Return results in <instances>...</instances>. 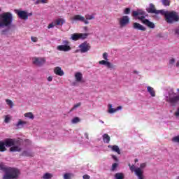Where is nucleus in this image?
Instances as JSON below:
<instances>
[{
  "label": "nucleus",
  "mask_w": 179,
  "mask_h": 179,
  "mask_svg": "<svg viewBox=\"0 0 179 179\" xmlns=\"http://www.w3.org/2000/svg\"><path fill=\"white\" fill-rule=\"evenodd\" d=\"M13 15H12V13L6 12L0 14V29H4L1 31L2 36L8 37L9 30L13 27Z\"/></svg>",
  "instance_id": "nucleus-1"
},
{
  "label": "nucleus",
  "mask_w": 179,
  "mask_h": 179,
  "mask_svg": "<svg viewBox=\"0 0 179 179\" xmlns=\"http://www.w3.org/2000/svg\"><path fill=\"white\" fill-rule=\"evenodd\" d=\"M0 170L3 171V179H19L20 171L17 168L8 167L3 164H0Z\"/></svg>",
  "instance_id": "nucleus-2"
},
{
  "label": "nucleus",
  "mask_w": 179,
  "mask_h": 179,
  "mask_svg": "<svg viewBox=\"0 0 179 179\" xmlns=\"http://www.w3.org/2000/svg\"><path fill=\"white\" fill-rule=\"evenodd\" d=\"M6 148H10V152H20L22 148L15 145V139L6 138L3 141H0V152H6Z\"/></svg>",
  "instance_id": "nucleus-3"
},
{
  "label": "nucleus",
  "mask_w": 179,
  "mask_h": 179,
  "mask_svg": "<svg viewBox=\"0 0 179 179\" xmlns=\"http://www.w3.org/2000/svg\"><path fill=\"white\" fill-rule=\"evenodd\" d=\"M165 100L167 103H169L171 106H176L179 102V95H177V94L174 92V90H170L168 92V95L165 96Z\"/></svg>",
  "instance_id": "nucleus-4"
},
{
  "label": "nucleus",
  "mask_w": 179,
  "mask_h": 179,
  "mask_svg": "<svg viewBox=\"0 0 179 179\" xmlns=\"http://www.w3.org/2000/svg\"><path fill=\"white\" fill-rule=\"evenodd\" d=\"M166 22L169 24H173V23H177L179 22V15L178 13L172 10L169 11V15H166Z\"/></svg>",
  "instance_id": "nucleus-5"
},
{
  "label": "nucleus",
  "mask_w": 179,
  "mask_h": 179,
  "mask_svg": "<svg viewBox=\"0 0 179 179\" xmlns=\"http://www.w3.org/2000/svg\"><path fill=\"white\" fill-rule=\"evenodd\" d=\"M103 58L105 60L99 61L100 65H105V66H107L108 69H115V65L111 64V62H108V54L107 52H104L103 54Z\"/></svg>",
  "instance_id": "nucleus-6"
},
{
  "label": "nucleus",
  "mask_w": 179,
  "mask_h": 179,
  "mask_svg": "<svg viewBox=\"0 0 179 179\" xmlns=\"http://www.w3.org/2000/svg\"><path fill=\"white\" fill-rule=\"evenodd\" d=\"M128 166L131 171H134V174L138 177V179H143V171H142L141 168L135 169V165H131V164H129Z\"/></svg>",
  "instance_id": "nucleus-7"
},
{
  "label": "nucleus",
  "mask_w": 179,
  "mask_h": 179,
  "mask_svg": "<svg viewBox=\"0 0 179 179\" xmlns=\"http://www.w3.org/2000/svg\"><path fill=\"white\" fill-rule=\"evenodd\" d=\"M119 26L121 29L127 27L130 23V18L128 15H124L118 19Z\"/></svg>",
  "instance_id": "nucleus-8"
},
{
  "label": "nucleus",
  "mask_w": 179,
  "mask_h": 179,
  "mask_svg": "<svg viewBox=\"0 0 179 179\" xmlns=\"http://www.w3.org/2000/svg\"><path fill=\"white\" fill-rule=\"evenodd\" d=\"M78 48H79V52H81V54H85L88 51H90V48H92V47L90 46V43L85 41L81 43L80 45H79Z\"/></svg>",
  "instance_id": "nucleus-9"
},
{
  "label": "nucleus",
  "mask_w": 179,
  "mask_h": 179,
  "mask_svg": "<svg viewBox=\"0 0 179 179\" xmlns=\"http://www.w3.org/2000/svg\"><path fill=\"white\" fill-rule=\"evenodd\" d=\"M71 20L73 22H83L85 24H89V22L87 20L85 19V17L80 15H74L72 18Z\"/></svg>",
  "instance_id": "nucleus-10"
},
{
  "label": "nucleus",
  "mask_w": 179,
  "mask_h": 179,
  "mask_svg": "<svg viewBox=\"0 0 179 179\" xmlns=\"http://www.w3.org/2000/svg\"><path fill=\"white\" fill-rule=\"evenodd\" d=\"M15 13L17 14L20 19H22V20H27L28 15L27 11L26 10H15Z\"/></svg>",
  "instance_id": "nucleus-11"
},
{
  "label": "nucleus",
  "mask_w": 179,
  "mask_h": 179,
  "mask_svg": "<svg viewBox=\"0 0 179 179\" xmlns=\"http://www.w3.org/2000/svg\"><path fill=\"white\" fill-rule=\"evenodd\" d=\"M132 28L134 29V30L146 31V27L138 22H134L132 24Z\"/></svg>",
  "instance_id": "nucleus-12"
},
{
  "label": "nucleus",
  "mask_w": 179,
  "mask_h": 179,
  "mask_svg": "<svg viewBox=\"0 0 179 179\" xmlns=\"http://www.w3.org/2000/svg\"><path fill=\"white\" fill-rule=\"evenodd\" d=\"M168 66L169 68H173V66L179 68V60H178L176 64V59L174 57H171L169 60Z\"/></svg>",
  "instance_id": "nucleus-13"
},
{
  "label": "nucleus",
  "mask_w": 179,
  "mask_h": 179,
  "mask_svg": "<svg viewBox=\"0 0 179 179\" xmlns=\"http://www.w3.org/2000/svg\"><path fill=\"white\" fill-rule=\"evenodd\" d=\"M146 11L148 13H155V15L158 13L157 10H156V7L153 3H150L149 6L146 8Z\"/></svg>",
  "instance_id": "nucleus-14"
},
{
  "label": "nucleus",
  "mask_w": 179,
  "mask_h": 179,
  "mask_svg": "<svg viewBox=\"0 0 179 179\" xmlns=\"http://www.w3.org/2000/svg\"><path fill=\"white\" fill-rule=\"evenodd\" d=\"M75 79L76 82L85 83V81L83 80V74H82L80 72H77L75 73Z\"/></svg>",
  "instance_id": "nucleus-15"
},
{
  "label": "nucleus",
  "mask_w": 179,
  "mask_h": 179,
  "mask_svg": "<svg viewBox=\"0 0 179 179\" xmlns=\"http://www.w3.org/2000/svg\"><path fill=\"white\" fill-rule=\"evenodd\" d=\"M34 64L35 65H37V66H42V65H44L45 64V59L43 58H35L34 60Z\"/></svg>",
  "instance_id": "nucleus-16"
},
{
  "label": "nucleus",
  "mask_w": 179,
  "mask_h": 179,
  "mask_svg": "<svg viewBox=\"0 0 179 179\" xmlns=\"http://www.w3.org/2000/svg\"><path fill=\"white\" fill-rule=\"evenodd\" d=\"M108 148L109 149H111V150L113 152H115L116 153H117V155H120L121 154V150H120V147H118V145H108Z\"/></svg>",
  "instance_id": "nucleus-17"
},
{
  "label": "nucleus",
  "mask_w": 179,
  "mask_h": 179,
  "mask_svg": "<svg viewBox=\"0 0 179 179\" xmlns=\"http://www.w3.org/2000/svg\"><path fill=\"white\" fill-rule=\"evenodd\" d=\"M57 50L59 51H64V52L70 51L71 46L67 45H61L57 46Z\"/></svg>",
  "instance_id": "nucleus-18"
},
{
  "label": "nucleus",
  "mask_w": 179,
  "mask_h": 179,
  "mask_svg": "<svg viewBox=\"0 0 179 179\" xmlns=\"http://www.w3.org/2000/svg\"><path fill=\"white\" fill-rule=\"evenodd\" d=\"M27 124V122L22 121V120H19L18 122L15 124V127L17 129H22L24 125Z\"/></svg>",
  "instance_id": "nucleus-19"
},
{
  "label": "nucleus",
  "mask_w": 179,
  "mask_h": 179,
  "mask_svg": "<svg viewBox=\"0 0 179 179\" xmlns=\"http://www.w3.org/2000/svg\"><path fill=\"white\" fill-rule=\"evenodd\" d=\"M143 24H145V26H147L150 29H155V27H156V26L155 25V23L150 22L149 20H143Z\"/></svg>",
  "instance_id": "nucleus-20"
},
{
  "label": "nucleus",
  "mask_w": 179,
  "mask_h": 179,
  "mask_svg": "<svg viewBox=\"0 0 179 179\" xmlns=\"http://www.w3.org/2000/svg\"><path fill=\"white\" fill-rule=\"evenodd\" d=\"M54 73L55 75H58L59 76H64V71H62V69L59 66H57L54 69Z\"/></svg>",
  "instance_id": "nucleus-21"
},
{
  "label": "nucleus",
  "mask_w": 179,
  "mask_h": 179,
  "mask_svg": "<svg viewBox=\"0 0 179 179\" xmlns=\"http://www.w3.org/2000/svg\"><path fill=\"white\" fill-rule=\"evenodd\" d=\"M142 15H146V13L142 10H138L137 11L132 12V16L134 17H138V16H141Z\"/></svg>",
  "instance_id": "nucleus-22"
},
{
  "label": "nucleus",
  "mask_w": 179,
  "mask_h": 179,
  "mask_svg": "<svg viewBox=\"0 0 179 179\" xmlns=\"http://www.w3.org/2000/svg\"><path fill=\"white\" fill-rule=\"evenodd\" d=\"M21 155L24 156L25 157H33L34 154L30 150H24Z\"/></svg>",
  "instance_id": "nucleus-23"
},
{
  "label": "nucleus",
  "mask_w": 179,
  "mask_h": 179,
  "mask_svg": "<svg viewBox=\"0 0 179 179\" xmlns=\"http://www.w3.org/2000/svg\"><path fill=\"white\" fill-rule=\"evenodd\" d=\"M170 33L173 34L176 37H179V25L171 29Z\"/></svg>",
  "instance_id": "nucleus-24"
},
{
  "label": "nucleus",
  "mask_w": 179,
  "mask_h": 179,
  "mask_svg": "<svg viewBox=\"0 0 179 179\" xmlns=\"http://www.w3.org/2000/svg\"><path fill=\"white\" fill-rule=\"evenodd\" d=\"M147 92H148V93H150V94L152 97L156 96V92H155V90L153 89V87L148 86L147 87Z\"/></svg>",
  "instance_id": "nucleus-25"
},
{
  "label": "nucleus",
  "mask_w": 179,
  "mask_h": 179,
  "mask_svg": "<svg viewBox=\"0 0 179 179\" xmlns=\"http://www.w3.org/2000/svg\"><path fill=\"white\" fill-rule=\"evenodd\" d=\"M157 14L156 15H159L161 13V15H164V16L165 17V20L167 18V15H169V13H170V11H167V10H157Z\"/></svg>",
  "instance_id": "nucleus-26"
},
{
  "label": "nucleus",
  "mask_w": 179,
  "mask_h": 179,
  "mask_svg": "<svg viewBox=\"0 0 179 179\" xmlns=\"http://www.w3.org/2000/svg\"><path fill=\"white\" fill-rule=\"evenodd\" d=\"M104 143H110V138L107 134H104L102 136Z\"/></svg>",
  "instance_id": "nucleus-27"
},
{
  "label": "nucleus",
  "mask_w": 179,
  "mask_h": 179,
  "mask_svg": "<svg viewBox=\"0 0 179 179\" xmlns=\"http://www.w3.org/2000/svg\"><path fill=\"white\" fill-rule=\"evenodd\" d=\"M54 23H55V24H57V26H62L64 24V23H65V21L62 18H59V19L56 20L54 22Z\"/></svg>",
  "instance_id": "nucleus-28"
},
{
  "label": "nucleus",
  "mask_w": 179,
  "mask_h": 179,
  "mask_svg": "<svg viewBox=\"0 0 179 179\" xmlns=\"http://www.w3.org/2000/svg\"><path fill=\"white\" fill-rule=\"evenodd\" d=\"M108 112L109 113V114H114V113H117V110L115 108H113V105L111 103H109L108 105Z\"/></svg>",
  "instance_id": "nucleus-29"
},
{
  "label": "nucleus",
  "mask_w": 179,
  "mask_h": 179,
  "mask_svg": "<svg viewBox=\"0 0 179 179\" xmlns=\"http://www.w3.org/2000/svg\"><path fill=\"white\" fill-rule=\"evenodd\" d=\"M125 175L123 173H117L115 174V179H124Z\"/></svg>",
  "instance_id": "nucleus-30"
},
{
  "label": "nucleus",
  "mask_w": 179,
  "mask_h": 179,
  "mask_svg": "<svg viewBox=\"0 0 179 179\" xmlns=\"http://www.w3.org/2000/svg\"><path fill=\"white\" fill-rule=\"evenodd\" d=\"M43 179H52V174L50 173H45L43 177Z\"/></svg>",
  "instance_id": "nucleus-31"
},
{
  "label": "nucleus",
  "mask_w": 179,
  "mask_h": 179,
  "mask_svg": "<svg viewBox=\"0 0 179 179\" xmlns=\"http://www.w3.org/2000/svg\"><path fill=\"white\" fill-rule=\"evenodd\" d=\"M6 103L7 104V106H8L10 107V108H13V101H12V100L10 99H6Z\"/></svg>",
  "instance_id": "nucleus-32"
},
{
  "label": "nucleus",
  "mask_w": 179,
  "mask_h": 179,
  "mask_svg": "<svg viewBox=\"0 0 179 179\" xmlns=\"http://www.w3.org/2000/svg\"><path fill=\"white\" fill-rule=\"evenodd\" d=\"M24 117H27V118H30V120H34V115H33V113L31 112L25 113Z\"/></svg>",
  "instance_id": "nucleus-33"
},
{
  "label": "nucleus",
  "mask_w": 179,
  "mask_h": 179,
  "mask_svg": "<svg viewBox=\"0 0 179 179\" xmlns=\"http://www.w3.org/2000/svg\"><path fill=\"white\" fill-rule=\"evenodd\" d=\"M71 38L74 41H76L77 40H80V36H79V34H73L71 35Z\"/></svg>",
  "instance_id": "nucleus-34"
},
{
  "label": "nucleus",
  "mask_w": 179,
  "mask_h": 179,
  "mask_svg": "<svg viewBox=\"0 0 179 179\" xmlns=\"http://www.w3.org/2000/svg\"><path fill=\"white\" fill-rule=\"evenodd\" d=\"M71 122L73 124H78V122H80V118L76 117L71 120Z\"/></svg>",
  "instance_id": "nucleus-35"
},
{
  "label": "nucleus",
  "mask_w": 179,
  "mask_h": 179,
  "mask_svg": "<svg viewBox=\"0 0 179 179\" xmlns=\"http://www.w3.org/2000/svg\"><path fill=\"white\" fill-rule=\"evenodd\" d=\"M80 39L85 40V38H87V36H89V34H78Z\"/></svg>",
  "instance_id": "nucleus-36"
},
{
  "label": "nucleus",
  "mask_w": 179,
  "mask_h": 179,
  "mask_svg": "<svg viewBox=\"0 0 179 179\" xmlns=\"http://www.w3.org/2000/svg\"><path fill=\"white\" fill-rule=\"evenodd\" d=\"M164 6H170V0H161Z\"/></svg>",
  "instance_id": "nucleus-37"
},
{
  "label": "nucleus",
  "mask_w": 179,
  "mask_h": 179,
  "mask_svg": "<svg viewBox=\"0 0 179 179\" xmlns=\"http://www.w3.org/2000/svg\"><path fill=\"white\" fill-rule=\"evenodd\" d=\"M137 17H138V20H141V22L143 23V20H146V19H145L146 17V14L138 15Z\"/></svg>",
  "instance_id": "nucleus-38"
},
{
  "label": "nucleus",
  "mask_w": 179,
  "mask_h": 179,
  "mask_svg": "<svg viewBox=\"0 0 179 179\" xmlns=\"http://www.w3.org/2000/svg\"><path fill=\"white\" fill-rule=\"evenodd\" d=\"M124 15H129L131 13V8H126L123 11Z\"/></svg>",
  "instance_id": "nucleus-39"
},
{
  "label": "nucleus",
  "mask_w": 179,
  "mask_h": 179,
  "mask_svg": "<svg viewBox=\"0 0 179 179\" xmlns=\"http://www.w3.org/2000/svg\"><path fill=\"white\" fill-rule=\"evenodd\" d=\"M118 167V164L117 163H114L112 165V169H111V171H115V169Z\"/></svg>",
  "instance_id": "nucleus-40"
},
{
  "label": "nucleus",
  "mask_w": 179,
  "mask_h": 179,
  "mask_svg": "<svg viewBox=\"0 0 179 179\" xmlns=\"http://www.w3.org/2000/svg\"><path fill=\"white\" fill-rule=\"evenodd\" d=\"M71 178V173H65L64 176V179H70Z\"/></svg>",
  "instance_id": "nucleus-41"
},
{
  "label": "nucleus",
  "mask_w": 179,
  "mask_h": 179,
  "mask_svg": "<svg viewBox=\"0 0 179 179\" xmlns=\"http://www.w3.org/2000/svg\"><path fill=\"white\" fill-rule=\"evenodd\" d=\"M55 26V23L52 22V23L48 24V29H52V27H54Z\"/></svg>",
  "instance_id": "nucleus-42"
},
{
  "label": "nucleus",
  "mask_w": 179,
  "mask_h": 179,
  "mask_svg": "<svg viewBox=\"0 0 179 179\" xmlns=\"http://www.w3.org/2000/svg\"><path fill=\"white\" fill-rule=\"evenodd\" d=\"M9 121H10V118L8 115L6 116L4 122H6V124H8L9 122Z\"/></svg>",
  "instance_id": "nucleus-43"
},
{
  "label": "nucleus",
  "mask_w": 179,
  "mask_h": 179,
  "mask_svg": "<svg viewBox=\"0 0 179 179\" xmlns=\"http://www.w3.org/2000/svg\"><path fill=\"white\" fill-rule=\"evenodd\" d=\"M87 20H92L93 19H94V15H88L86 17Z\"/></svg>",
  "instance_id": "nucleus-44"
},
{
  "label": "nucleus",
  "mask_w": 179,
  "mask_h": 179,
  "mask_svg": "<svg viewBox=\"0 0 179 179\" xmlns=\"http://www.w3.org/2000/svg\"><path fill=\"white\" fill-rule=\"evenodd\" d=\"M81 105H82V103L80 102L76 103V105H74L73 110L75 108H78V107H80Z\"/></svg>",
  "instance_id": "nucleus-45"
},
{
  "label": "nucleus",
  "mask_w": 179,
  "mask_h": 179,
  "mask_svg": "<svg viewBox=\"0 0 179 179\" xmlns=\"http://www.w3.org/2000/svg\"><path fill=\"white\" fill-rule=\"evenodd\" d=\"M145 167H146V163H143V164H140L139 169H141V170H142L143 169H145Z\"/></svg>",
  "instance_id": "nucleus-46"
},
{
  "label": "nucleus",
  "mask_w": 179,
  "mask_h": 179,
  "mask_svg": "<svg viewBox=\"0 0 179 179\" xmlns=\"http://www.w3.org/2000/svg\"><path fill=\"white\" fill-rule=\"evenodd\" d=\"M31 41H33L34 43H37V38L36 37H31Z\"/></svg>",
  "instance_id": "nucleus-47"
},
{
  "label": "nucleus",
  "mask_w": 179,
  "mask_h": 179,
  "mask_svg": "<svg viewBox=\"0 0 179 179\" xmlns=\"http://www.w3.org/2000/svg\"><path fill=\"white\" fill-rule=\"evenodd\" d=\"M112 159H113L115 162H118V158H117V156L115 155H112Z\"/></svg>",
  "instance_id": "nucleus-48"
},
{
  "label": "nucleus",
  "mask_w": 179,
  "mask_h": 179,
  "mask_svg": "<svg viewBox=\"0 0 179 179\" xmlns=\"http://www.w3.org/2000/svg\"><path fill=\"white\" fill-rule=\"evenodd\" d=\"M83 179H90V176L89 175H84L83 176Z\"/></svg>",
  "instance_id": "nucleus-49"
},
{
  "label": "nucleus",
  "mask_w": 179,
  "mask_h": 179,
  "mask_svg": "<svg viewBox=\"0 0 179 179\" xmlns=\"http://www.w3.org/2000/svg\"><path fill=\"white\" fill-rule=\"evenodd\" d=\"M115 110H116V111H120V110H122V106H117Z\"/></svg>",
  "instance_id": "nucleus-50"
},
{
  "label": "nucleus",
  "mask_w": 179,
  "mask_h": 179,
  "mask_svg": "<svg viewBox=\"0 0 179 179\" xmlns=\"http://www.w3.org/2000/svg\"><path fill=\"white\" fill-rule=\"evenodd\" d=\"M175 115L176 117H179V108H178L177 111L175 113Z\"/></svg>",
  "instance_id": "nucleus-51"
},
{
  "label": "nucleus",
  "mask_w": 179,
  "mask_h": 179,
  "mask_svg": "<svg viewBox=\"0 0 179 179\" xmlns=\"http://www.w3.org/2000/svg\"><path fill=\"white\" fill-rule=\"evenodd\" d=\"M48 82H52V76H49L48 78Z\"/></svg>",
  "instance_id": "nucleus-52"
},
{
  "label": "nucleus",
  "mask_w": 179,
  "mask_h": 179,
  "mask_svg": "<svg viewBox=\"0 0 179 179\" xmlns=\"http://www.w3.org/2000/svg\"><path fill=\"white\" fill-rule=\"evenodd\" d=\"M41 3H47L48 2V0H41Z\"/></svg>",
  "instance_id": "nucleus-53"
},
{
  "label": "nucleus",
  "mask_w": 179,
  "mask_h": 179,
  "mask_svg": "<svg viewBox=\"0 0 179 179\" xmlns=\"http://www.w3.org/2000/svg\"><path fill=\"white\" fill-rule=\"evenodd\" d=\"M85 136L86 139H89V134L85 133Z\"/></svg>",
  "instance_id": "nucleus-54"
},
{
  "label": "nucleus",
  "mask_w": 179,
  "mask_h": 179,
  "mask_svg": "<svg viewBox=\"0 0 179 179\" xmlns=\"http://www.w3.org/2000/svg\"><path fill=\"white\" fill-rule=\"evenodd\" d=\"M41 1L40 0H37L36 2H35V5H38V3H40Z\"/></svg>",
  "instance_id": "nucleus-55"
},
{
  "label": "nucleus",
  "mask_w": 179,
  "mask_h": 179,
  "mask_svg": "<svg viewBox=\"0 0 179 179\" xmlns=\"http://www.w3.org/2000/svg\"><path fill=\"white\" fill-rule=\"evenodd\" d=\"M32 15H33V13H27L28 17H29V16H32Z\"/></svg>",
  "instance_id": "nucleus-56"
},
{
  "label": "nucleus",
  "mask_w": 179,
  "mask_h": 179,
  "mask_svg": "<svg viewBox=\"0 0 179 179\" xmlns=\"http://www.w3.org/2000/svg\"><path fill=\"white\" fill-rule=\"evenodd\" d=\"M100 122H101V124H104V122L102 120H100Z\"/></svg>",
  "instance_id": "nucleus-57"
},
{
  "label": "nucleus",
  "mask_w": 179,
  "mask_h": 179,
  "mask_svg": "<svg viewBox=\"0 0 179 179\" xmlns=\"http://www.w3.org/2000/svg\"><path fill=\"white\" fill-rule=\"evenodd\" d=\"M134 162L135 163L138 162V159H136Z\"/></svg>",
  "instance_id": "nucleus-58"
},
{
  "label": "nucleus",
  "mask_w": 179,
  "mask_h": 179,
  "mask_svg": "<svg viewBox=\"0 0 179 179\" xmlns=\"http://www.w3.org/2000/svg\"><path fill=\"white\" fill-rule=\"evenodd\" d=\"M134 73L138 74V71H134Z\"/></svg>",
  "instance_id": "nucleus-59"
},
{
  "label": "nucleus",
  "mask_w": 179,
  "mask_h": 179,
  "mask_svg": "<svg viewBox=\"0 0 179 179\" xmlns=\"http://www.w3.org/2000/svg\"><path fill=\"white\" fill-rule=\"evenodd\" d=\"M1 10H1V8H0V12H1Z\"/></svg>",
  "instance_id": "nucleus-60"
},
{
  "label": "nucleus",
  "mask_w": 179,
  "mask_h": 179,
  "mask_svg": "<svg viewBox=\"0 0 179 179\" xmlns=\"http://www.w3.org/2000/svg\"><path fill=\"white\" fill-rule=\"evenodd\" d=\"M179 92V89L177 90Z\"/></svg>",
  "instance_id": "nucleus-61"
},
{
  "label": "nucleus",
  "mask_w": 179,
  "mask_h": 179,
  "mask_svg": "<svg viewBox=\"0 0 179 179\" xmlns=\"http://www.w3.org/2000/svg\"><path fill=\"white\" fill-rule=\"evenodd\" d=\"M178 179H179V177H178Z\"/></svg>",
  "instance_id": "nucleus-62"
}]
</instances>
